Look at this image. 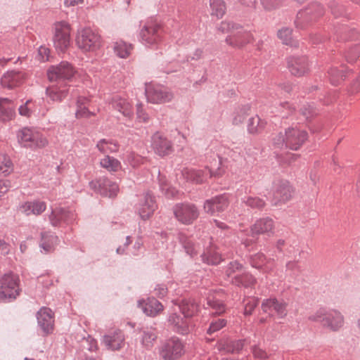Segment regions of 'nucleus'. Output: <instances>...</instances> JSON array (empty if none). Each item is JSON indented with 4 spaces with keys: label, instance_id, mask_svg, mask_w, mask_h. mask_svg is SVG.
I'll return each instance as SVG.
<instances>
[{
    "label": "nucleus",
    "instance_id": "nucleus-4",
    "mask_svg": "<svg viewBox=\"0 0 360 360\" xmlns=\"http://www.w3.org/2000/svg\"><path fill=\"white\" fill-rule=\"evenodd\" d=\"M20 278L13 273L5 274L0 278V300H13L20 295Z\"/></svg>",
    "mask_w": 360,
    "mask_h": 360
},
{
    "label": "nucleus",
    "instance_id": "nucleus-62",
    "mask_svg": "<svg viewBox=\"0 0 360 360\" xmlns=\"http://www.w3.org/2000/svg\"><path fill=\"white\" fill-rule=\"evenodd\" d=\"M9 190V183L8 181L0 180V198L6 194Z\"/></svg>",
    "mask_w": 360,
    "mask_h": 360
},
{
    "label": "nucleus",
    "instance_id": "nucleus-46",
    "mask_svg": "<svg viewBox=\"0 0 360 360\" xmlns=\"http://www.w3.org/2000/svg\"><path fill=\"white\" fill-rule=\"evenodd\" d=\"M202 260L210 264H218L221 262V256L214 249H210L202 255Z\"/></svg>",
    "mask_w": 360,
    "mask_h": 360
},
{
    "label": "nucleus",
    "instance_id": "nucleus-31",
    "mask_svg": "<svg viewBox=\"0 0 360 360\" xmlns=\"http://www.w3.org/2000/svg\"><path fill=\"white\" fill-rule=\"evenodd\" d=\"M15 105L11 100L0 98V120L8 121L15 117Z\"/></svg>",
    "mask_w": 360,
    "mask_h": 360
},
{
    "label": "nucleus",
    "instance_id": "nucleus-50",
    "mask_svg": "<svg viewBox=\"0 0 360 360\" xmlns=\"http://www.w3.org/2000/svg\"><path fill=\"white\" fill-rule=\"evenodd\" d=\"M248 112L249 108L248 107H243L236 110V111L233 113V123L236 124H239L242 123L247 117Z\"/></svg>",
    "mask_w": 360,
    "mask_h": 360
},
{
    "label": "nucleus",
    "instance_id": "nucleus-48",
    "mask_svg": "<svg viewBox=\"0 0 360 360\" xmlns=\"http://www.w3.org/2000/svg\"><path fill=\"white\" fill-rule=\"evenodd\" d=\"M179 240H180L181 243L183 244L184 248L186 250V252L189 255L193 257L195 255H196L197 250H196L195 246L191 240L187 238L184 235L179 236Z\"/></svg>",
    "mask_w": 360,
    "mask_h": 360
},
{
    "label": "nucleus",
    "instance_id": "nucleus-24",
    "mask_svg": "<svg viewBox=\"0 0 360 360\" xmlns=\"http://www.w3.org/2000/svg\"><path fill=\"white\" fill-rule=\"evenodd\" d=\"M250 264L252 267L260 270L264 274L271 273L274 269V260L267 259L262 253H257L250 258Z\"/></svg>",
    "mask_w": 360,
    "mask_h": 360
},
{
    "label": "nucleus",
    "instance_id": "nucleus-6",
    "mask_svg": "<svg viewBox=\"0 0 360 360\" xmlns=\"http://www.w3.org/2000/svg\"><path fill=\"white\" fill-rule=\"evenodd\" d=\"M53 44L58 52L64 53L70 46V25L66 22H56L54 26Z\"/></svg>",
    "mask_w": 360,
    "mask_h": 360
},
{
    "label": "nucleus",
    "instance_id": "nucleus-55",
    "mask_svg": "<svg viewBox=\"0 0 360 360\" xmlns=\"http://www.w3.org/2000/svg\"><path fill=\"white\" fill-rule=\"evenodd\" d=\"M136 118L140 122H148L149 116L143 109L142 104L136 105Z\"/></svg>",
    "mask_w": 360,
    "mask_h": 360
},
{
    "label": "nucleus",
    "instance_id": "nucleus-16",
    "mask_svg": "<svg viewBox=\"0 0 360 360\" xmlns=\"http://www.w3.org/2000/svg\"><path fill=\"white\" fill-rule=\"evenodd\" d=\"M252 41V34L243 29L232 31L226 38V43L235 49H241Z\"/></svg>",
    "mask_w": 360,
    "mask_h": 360
},
{
    "label": "nucleus",
    "instance_id": "nucleus-25",
    "mask_svg": "<svg viewBox=\"0 0 360 360\" xmlns=\"http://www.w3.org/2000/svg\"><path fill=\"white\" fill-rule=\"evenodd\" d=\"M74 218V214L61 207L54 208L49 216L51 223L53 226L60 225L62 223H68Z\"/></svg>",
    "mask_w": 360,
    "mask_h": 360
},
{
    "label": "nucleus",
    "instance_id": "nucleus-29",
    "mask_svg": "<svg viewBox=\"0 0 360 360\" xmlns=\"http://www.w3.org/2000/svg\"><path fill=\"white\" fill-rule=\"evenodd\" d=\"M169 323L173 327L174 330L181 334H186L190 331L189 320L181 318L180 316L174 314L169 318Z\"/></svg>",
    "mask_w": 360,
    "mask_h": 360
},
{
    "label": "nucleus",
    "instance_id": "nucleus-10",
    "mask_svg": "<svg viewBox=\"0 0 360 360\" xmlns=\"http://www.w3.org/2000/svg\"><path fill=\"white\" fill-rule=\"evenodd\" d=\"M176 219L184 224H192L199 216L197 207L192 204H177L174 207Z\"/></svg>",
    "mask_w": 360,
    "mask_h": 360
},
{
    "label": "nucleus",
    "instance_id": "nucleus-34",
    "mask_svg": "<svg viewBox=\"0 0 360 360\" xmlns=\"http://www.w3.org/2000/svg\"><path fill=\"white\" fill-rule=\"evenodd\" d=\"M243 347V343L240 340L232 342L229 339L221 340L217 345L219 351L224 352H235L240 351Z\"/></svg>",
    "mask_w": 360,
    "mask_h": 360
},
{
    "label": "nucleus",
    "instance_id": "nucleus-9",
    "mask_svg": "<svg viewBox=\"0 0 360 360\" xmlns=\"http://www.w3.org/2000/svg\"><path fill=\"white\" fill-rule=\"evenodd\" d=\"M181 175L187 181H191L195 184H202L205 182L209 178L212 176H221L222 173L219 170L213 172L207 167L202 169L185 168L181 171Z\"/></svg>",
    "mask_w": 360,
    "mask_h": 360
},
{
    "label": "nucleus",
    "instance_id": "nucleus-42",
    "mask_svg": "<svg viewBox=\"0 0 360 360\" xmlns=\"http://www.w3.org/2000/svg\"><path fill=\"white\" fill-rule=\"evenodd\" d=\"M232 282L237 285L249 287L255 285L256 280L250 274H242L240 275L235 276Z\"/></svg>",
    "mask_w": 360,
    "mask_h": 360
},
{
    "label": "nucleus",
    "instance_id": "nucleus-54",
    "mask_svg": "<svg viewBox=\"0 0 360 360\" xmlns=\"http://www.w3.org/2000/svg\"><path fill=\"white\" fill-rule=\"evenodd\" d=\"M127 162L133 167H136L143 163V159L141 156L131 153L127 158Z\"/></svg>",
    "mask_w": 360,
    "mask_h": 360
},
{
    "label": "nucleus",
    "instance_id": "nucleus-30",
    "mask_svg": "<svg viewBox=\"0 0 360 360\" xmlns=\"http://www.w3.org/2000/svg\"><path fill=\"white\" fill-rule=\"evenodd\" d=\"M274 229V221L270 218L257 220L251 227L252 235L272 233Z\"/></svg>",
    "mask_w": 360,
    "mask_h": 360
},
{
    "label": "nucleus",
    "instance_id": "nucleus-56",
    "mask_svg": "<svg viewBox=\"0 0 360 360\" xmlns=\"http://www.w3.org/2000/svg\"><path fill=\"white\" fill-rule=\"evenodd\" d=\"M245 202L252 207L261 208L264 205V201L259 198L249 197Z\"/></svg>",
    "mask_w": 360,
    "mask_h": 360
},
{
    "label": "nucleus",
    "instance_id": "nucleus-7",
    "mask_svg": "<svg viewBox=\"0 0 360 360\" xmlns=\"http://www.w3.org/2000/svg\"><path fill=\"white\" fill-rule=\"evenodd\" d=\"M185 352L184 344L178 338L167 340L162 346L160 354L164 360H176Z\"/></svg>",
    "mask_w": 360,
    "mask_h": 360
},
{
    "label": "nucleus",
    "instance_id": "nucleus-43",
    "mask_svg": "<svg viewBox=\"0 0 360 360\" xmlns=\"http://www.w3.org/2000/svg\"><path fill=\"white\" fill-rule=\"evenodd\" d=\"M13 170V163L10 158L4 154H0V175L7 176Z\"/></svg>",
    "mask_w": 360,
    "mask_h": 360
},
{
    "label": "nucleus",
    "instance_id": "nucleus-44",
    "mask_svg": "<svg viewBox=\"0 0 360 360\" xmlns=\"http://www.w3.org/2000/svg\"><path fill=\"white\" fill-rule=\"evenodd\" d=\"M97 148L102 153H109L116 152L118 149L117 144L111 141L102 139L96 145Z\"/></svg>",
    "mask_w": 360,
    "mask_h": 360
},
{
    "label": "nucleus",
    "instance_id": "nucleus-26",
    "mask_svg": "<svg viewBox=\"0 0 360 360\" xmlns=\"http://www.w3.org/2000/svg\"><path fill=\"white\" fill-rule=\"evenodd\" d=\"M112 107L124 117H131L133 115L131 103L124 96L116 95L111 101Z\"/></svg>",
    "mask_w": 360,
    "mask_h": 360
},
{
    "label": "nucleus",
    "instance_id": "nucleus-5",
    "mask_svg": "<svg viewBox=\"0 0 360 360\" xmlns=\"http://www.w3.org/2000/svg\"><path fill=\"white\" fill-rule=\"evenodd\" d=\"M18 143L24 147L41 148L48 144V140L38 131L23 128L17 134Z\"/></svg>",
    "mask_w": 360,
    "mask_h": 360
},
{
    "label": "nucleus",
    "instance_id": "nucleus-17",
    "mask_svg": "<svg viewBox=\"0 0 360 360\" xmlns=\"http://www.w3.org/2000/svg\"><path fill=\"white\" fill-rule=\"evenodd\" d=\"M157 205L154 199L150 193H146L139 200L136 205V210L143 220L148 219L154 213Z\"/></svg>",
    "mask_w": 360,
    "mask_h": 360
},
{
    "label": "nucleus",
    "instance_id": "nucleus-61",
    "mask_svg": "<svg viewBox=\"0 0 360 360\" xmlns=\"http://www.w3.org/2000/svg\"><path fill=\"white\" fill-rule=\"evenodd\" d=\"M0 250L4 255H8L11 252V248L8 243L0 238Z\"/></svg>",
    "mask_w": 360,
    "mask_h": 360
},
{
    "label": "nucleus",
    "instance_id": "nucleus-3",
    "mask_svg": "<svg viewBox=\"0 0 360 360\" xmlns=\"http://www.w3.org/2000/svg\"><path fill=\"white\" fill-rule=\"evenodd\" d=\"M76 44L82 52L95 53L102 46V39L95 31L90 28H84L78 31Z\"/></svg>",
    "mask_w": 360,
    "mask_h": 360
},
{
    "label": "nucleus",
    "instance_id": "nucleus-19",
    "mask_svg": "<svg viewBox=\"0 0 360 360\" xmlns=\"http://www.w3.org/2000/svg\"><path fill=\"white\" fill-rule=\"evenodd\" d=\"M142 42L148 46L158 44L162 40L160 26L155 23L148 24L141 31Z\"/></svg>",
    "mask_w": 360,
    "mask_h": 360
},
{
    "label": "nucleus",
    "instance_id": "nucleus-63",
    "mask_svg": "<svg viewBox=\"0 0 360 360\" xmlns=\"http://www.w3.org/2000/svg\"><path fill=\"white\" fill-rule=\"evenodd\" d=\"M231 28H233V26L231 24L226 21H222L219 27V30L222 32H225L229 31Z\"/></svg>",
    "mask_w": 360,
    "mask_h": 360
},
{
    "label": "nucleus",
    "instance_id": "nucleus-37",
    "mask_svg": "<svg viewBox=\"0 0 360 360\" xmlns=\"http://www.w3.org/2000/svg\"><path fill=\"white\" fill-rule=\"evenodd\" d=\"M100 165L110 172H116L122 169L121 162L116 158L108 155L101 160Z\"/></svg>",
    "mask_w": 360,
    "mask_h": 360
},
{
    "label": "nucleus",
    "instance_id": "nucleus-21",
    "mask_svg": "<svg viewBox=\"0 0 360 360\" xmlns=\"http://www.w3.org/2000/svg\"><path fill=\"white\" fill-rule=\"evenodd\" d=\"M46 209V203L40 200H27L21 202L18 211L25 216H38L41 214Z\"/></svg>",
    "mask_w": 360,
    "mask_h": 360
},
{
    "label": "nucleus",
    "instance_id": "nucleus-52",
    "mask_svg": "<svg viewBox=\"0 0 360 360\" xmlns=\"http://www.w3.org/2000/svg\"><path fill=\"white\" fill-rule=\"evenodd\" d=\"M226 325V321L224 319H218L214 321H212L210 325V327L207 330V333L211 335L213 333H215L222 328H224Z\"/></svg>",
    "mask_w": 360,
    "mask_h": 360
},
{
    "label": "nucleus",
    "instance_id": "nucleus-11",
    "mask_svg": "<svg viewBox=\"0 0 360 360\" xmlns=\"http://www.w3.org/2000/svg\"><path fill=\"white\" fill-rule=\"evenodd\" d=\"M146 94L148 101L153 103L168 102L174 97L173 94L164 86L151 84H146Z\"/></svg>",
    "mask_w": 360,
    "mask_h": 360
},
{
    "label": "nucleus",
    "instance_id": "nucleus-28",
    "mask_svg": "<svg viewBox=\"0 0 360 360\" xmlns=\"http://www.w3.org/2000/svg\"><path fill=\"white\" fill-rule=\"evenodd\" d=\"M139 306L143 312L150 316H155L163 310L162 304L155 298H149L146 301L139 302Z\"/></svg>",
    "mask_w": 360,
    "mask_h": 360
},
{
    "label": "nucleus",
    "instance_id": "nucleus-41",
    "mask_svg": "<svg viewBox=\"0 0 360 360\" xmlns=\"http://www.w3.org/2000/svg\"><path fill=\"white\" fill-rule=\"evenodd\" d=\"M345 67L342 66L340 67V69L333 67L330 68L328 70V77L330 82L333 85H338L342 80H344L345 75L344 74L345 72Z\"/></svg>",
    "mask_w": 360,
    "mask_h": 360
},
{
    "label": "nucleus",
    "instance_id": "nucleus-49",
    "mask_svg": "<svg viewBox=\"0 0 360 360\" xmlns=\"http://www.w3.org/2000/svg\"><path fill=\"white\" fill-rule=\"evenodd\" d=\"M156 338L157 335L154 331L146 330L143 331L141 342L144 347L149 348L153 345Z\"/></svg>",
    "mask_w": 360,
    "mask_h": 360
},
{
    "label": "nucleus",
    "instance_id": "nucleus-38",
    "mask_svg": "<svg viewBox=\"0 0 360 360\" xmlns=\"http://www.w3.org/2000/svg\"><path fill=\"white\" fill-rule=\"evenodd\" d=\"M132 49L133 47L131 44H128L122 40L116 41L113 46L115 53L122 58H127L131 54Z\"/></svg>",
    "mask_w": 360,
    "mask_h": 360
},
{
    "label": "nucleus",
    "instance_id": "nucleus-58",
    "mask_svg": "<svg viewBox=\"0 0 360 360\" xmlns=\"http://www.w3.org/2000/svg\"><path fill=\"white\" fill-rule=\"evenodd\" d=\"M258 301L255 297H251L248 300L247 303L245 304V315H250L252 314V311L255 308V307L257 305Z\"/></svg>",
    "mask_w": 360,
    "mask_h": 360
},
{
    "label": "nucleus",
    "instance_id": "nucleus-59",
    "mask_svg": "<svg viewBox=\"0 0 360 360\" xmlns=\"http://www.w3.org/2000/svg\"><path fill=\"white\" fill-rule=\"evenodd\" d=\"M252 353L255 357L259 359H266L267 357L266 352L259 347H254Z\"/></svg>",
    "mask_w": 360,
    "mask_h": 360
},
{
    "label": "nucleus",
    "instance_id": "nucleus-20",
    "mask_svg": "<svg viewBox=\"0 0 360 360\" xmlns=\"http://www.w3.org/2000/svg\"><path fill=\"white\" fill-rule=\"evenodd\" d=\"M37 323L46 335L51 334L54 330V314L47 307H41L37 313Z\"/></svg>",
    "mask_w": 360,
    "mask_h": 360
},
{
    "label": "nucleus",
    "instance_id": "nucleus-64",
    "mask_svg": "<svg viewBox=\"0 0 360 360\" xmlns=\"http://www.w3.org/2000/svg\"><path fill=\"white\" fill-rule=\"evenodd\" d=\"M86 341L89 343V349L90 351H96L98 349L97 341L93 338L89 337Z\"/></svg>",
    "mask_w": 360,
    "mask_h": 360
},
{
    "label": "nucleus",
    "instance_id": "nucleus-47",
    "mask_svg": "<svg viewBox=\"0 0 360 360\" xmlns=\"http://www.w3.org/2000/svg\"><path fill=\"white\" fill-rule=\"evenodd\" d=\"M35 105L32 100H27L23 105H21L19 108V114L22 116L29 117L32 115L34 110Z\"/></svg>",
    "mask_w": 360,
    "mask_h": 360
},
{
    "label": "nucleus",
    "instance_id": "nucleus-22",
    "mask_svg": "<svg viewBox=\"0 0 360 360\" xmlns=\"http://www.w3.org/2000/svg\"><path fill=\"white\" fill-rule=\"evenodd\" d=\"M27 79V75L23 71L11 70L6 72L1 77L3 87L13 89L22 85Z\"/></svg>",
    "mask_w": 360,
    "mask_h": 360
},
{
    "label": "nucleus",
    "instance_id": "nucleus-53",
    "mask_svg": "<svg viewBox=\"0 0 360 360\" xmlns=\"http://www.w3.org/2000/svg\"><path fill=\"white\" fill-rule=\"evenodd\" d=\"M278 37L285 44H289L292 40V30L289 28H282L278 32Z\"/></svg>",
    "mask_w": 360,
    "mask_h": 360
},
{
    "label": "nucleus",
    "instance_id": "nucleus-14",
    "mask_svg": "<svg viewBox=\"0 0 360 360\" xmlns=\"http://www.w3.org/2000/svg\"><path fill=\"white\" fill-rule=\"evenodd\" d=\"M262 309L270 316H276L279 319L284 318L288 314L287 304L276 298L264 300L262 303Z\"/></svg>",
    "mask_w": 360,
    "mask_h": 360
},
{
    "label": "nucleus",
    "instance_id": "nucleus-8",
    "mask_svg": "<svg viewBox=\"0 0 360 360\" xmlns=\"http://www.w3.org/2000/svg\"><path fill=\"white\" fill-rule=\"evenodd\" d=\"M77 72L76 68L71 63L63 61L57 65L51 66L47 70V77L50 81L57 79L70 81Z\"/></svg>",
    "mask_w": 360,
    "mask_h": 360
},
{
    "label": "nucleus",
    "instance_id": "nucleus-15",
    "mask_svg": "<svg viewBox=\"0 0 360 360\" xmlns=\"http://www.w3.org/2000/svg\"><path fill=\"white\" fill-rule=\"evenodd\" d=\"M90 188L104 196L110 198L117 195L119 191L118 185L107 179H100L91 181Z\"/></svg>",
    "mask_w": 360,
    "mask_h": 360
},
{
    "label": "nucleus",
    "instance_id": "nucleus-23",
    "mask_svg": "<svg viewBox=\"0 0 360 360\" xmlns=\"http://www.w3.org/2000/svg\"><path fill=\"white\" fill-rule=\"evenodd\" d=\"M228 205V198L224 195H219L206 200L204 204V210L207 214L214 215L223 212Z\"/></svg>",
    "mask_w": 360,
    "mask_h": 360
},
{
    "label": "nucleus",
    "instance_id": "nucleus-57",
    "mask_svg": "<svg viewBox=\"0 0 360 360\" xmlns=\"http://www.w3.org/2000/svg\"><path fill=\"white\" fill-rule=\"evenodd\" d=\"M50 51L49 49L44 46H41L38 49L37 59L41 62H44L48 60L49 58Z\"/></svg>",
    "mask_w": 360,
    "mask_h": 360
},
{
    "label": "nucleus",
    "instance_id": "nucleus-60",
    "mask_svg": "<svg viewBox=\"0 0 360 360\" xmlns=\"http://www.w3.org/2000/svg\"><path fill=\"white\" fill-rule=\"evenodd\" d=\"M155 293L160 297H163L167 293V288L165 285H158L155 289Z\"/></svg>",
    "mask_w": 360,
    "mask_h": 360
},
{
    "label": "nucleus",
    "instance_id": "nucleus-36",
    "mask_svg": "<svg viewBox=\"0 0 360 360\" xmlns=\"http://www.w3.org/2000/svg\"><path fill=\"white\" fill-rule=\"evenodd\" d=\"M211 15L217 19L222 18L226 12V5L223 0H210Z\"/></svg>",
    "mask_w": 360,
    "mask_h": 360
},
{
    "label": "nucleus",
    "instance_id": "nucleus-51",
    "mask_svg": "<svg viewBox=\"0 0 360 360\" xmlns=\"http://www.w3.org/2000/svg\"><path fill=\"white\" fill-rule=\"evenodd\" d=\"M243 265L237 262H231L226 271L228 277H232V281L236 275H240L243 270Z\"/></svg>",
    "mask_w": 360,
    "mask_h": 360
},
{
    "label": "nucleus",
    "instance_id": "nucleus-13",
    "mask_svg": "<svg viewBox=\"0 0 360 360\" xmlns=\"http://www.w3.org/2000/svg\"><path fill=\"white\" fill-rule=\"evenodd\" d=\"M151 148L155 154L161 157L169 155L174 150L172 141L160 132L152 136Z\"/></svg>",
    "mask_w": 360,
    "mask_h": 360
},
{
    "label": "nucleus",
    "instance_id": "nucleus-18",
    "mask_svg": "<svg viewBox=\"0 0 360 360\" xmlns=\"http://www.w3.org/2000/svg\"><path fill=\"white\" fill-rule=\"evenodd\" d=\"M288 68L292 75L296 77H302L309 73L310 63L304 56H292L289 58Z\"/></svg>",
    "mask_w": 360,
    "mask_h": 360
},
{
    "label": "nucleus",
    "instance_id": "nucleus-35",
    "mask_svg": "<svg viewBox=\"0 0 360 360\" xmlns=\"http://www.w3.org/2000/svg\"><path fill=\"white\" fill-rule=\"evenodd\" d=\"M58 239L57 236L50 233L44 232L41 233V247L46 252H51L54 250L57 245Z\"/></svg>",
    "mask_w": 360,
    "mask_h": 360
},
{
    "label": "nucleus",
    "instance_id": "nucleus-2",
    "mask_svg": "<svg viewBox=\"0 0 360 360\" xmlns=\"http://www.w3.org/2000/svg\"><path fill=\"white\" fill-rule=\"evenodd\" d=\"M311 321L319 322L322 326L330 331H338L344 325L343 315L338 311H326L320 309L309 316Z\"/></svg>",
    "mask_w": 360,
    "mask_h": 360
},
{
    "label": "nucleus",
    "instance_id": "nucleus-32",
    "mask_svg": "<svg viewBox=\"0 0 360 360\" xmlns=\"http://www.w3.org/2000/svg\"><path fill=\"white\" fill-rule=\"evenodd\" d=\"M46 95L53 102H60L68 95V87L58 85L50 86L46 90Z\"/></svg>",
    "mask_w": 360,
    "mask_h": 360
},
{
    "label": "nucleus",
    "instance_id": "nucleus-1",
    "mask_svg": "<svg viewBox=\"0 0 360 360\" xmlns=\"http://www.w3.org/2000/svg\"><path fill=\"white\" fill-rule=\"evenodd\" d=\"M308 134L306 131L297 126L290 127L284 131L276 134L273 139V143L278 148L285 146L291 150H298L307 141Z\"/></svg>",
    "mask_w": 360,
    "mask_h": 360
},
{
    "label": "nucleus",
    "instance_id": "nucleus-40",
    "mask_svg": "<svg viewBox=\"0 0 360 360\" xmlns=\"http://www.w3.org/2000/svg\"><path fill=\"white\" fill-rule=\"evenodd\" d=\"M179 308L184 315V317L187 319L195 315L198 309L197 304L191 300H184L179 306Z\"/></svg>",
    "mask_w": 360,
    "mask_h": 360
},
{
    "label": "nucleus",
    "instance_id": "nucleus-33",
    "mask_svg": "<svg viewBox=\"0 0 360 360\" xmlns=\"http://www.w3.org/2000/svg\"><path fill=\"white\" fill-rule=\"evenodd\" d=\"M89 100L84 96H79L77 99V110L75 116L77 118H87L93 115V113L89 110L87 105Z\"/></svg>",
    "mask_w": 360,
    "mask_h": 360
},
{
    "label": "nucleus",
    "instance_id": "nucleus-27",
    "mask_svg": "<svg viewBox=\"0 0 360 360\" xmlns=\"http://www.w3.org/2000/svg\"><path fill=\"white\" fill-rule=\"evenodd\" d=\"M293 193L294 191L290 184L284 181L276 186L274 196L278 202H286L292 198Z\"/></svg>",
    "mask_w": 360,
    "mask_h": 360
},
{
    "label": "nucleus",
    "instance_id": "nucleus-12",
    "mask_svg": "<svg viewBox=\"0 0 360 360\" xmlns=\"http://www.w3.org/2000/svg\"><path fill=\"white\" fill-rule=\"evenodd\" d=\"M101 342L108 350L120 351L125 345L124 333L120 329L110 330L103 336Z\"/></svg>",
    "mask_w": 360,
    "mask_h": 360
},
{
    "label": "nucleus",
    "instance_id": "nucleus-39",
    "mask_svg": "<svg viewBox=\"0 0 360 360\" xmlns=\"http://www.w3.org/2000/svg\"><path fill=\"white\" fill-rule=\"evenodd\" d=\"M266 124V122L259 116H255L249 120L248 130L249 133L252 134H259L264 129Z\"/></svg>",
    "mask_w": 360,
    "mask_h": 360
},
{
    "label": "nucleus",
    "instance_id": "nucleus-45",
    "mask_svg": "<svg viewBox=\"0 0 360 360\" xmlns=\"http://www.w3.org/2000/svg\"><path fill=\"white\" fill-rule=\"evenodd\" d=\"M207 303L213 310L214 313L220 314L225 311V307L221 302L216 299L213 294L209 295L207 297Z\"/></svg>",
    "mask_w": 360,
    "mask_h": 360
}]
</instances>
